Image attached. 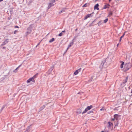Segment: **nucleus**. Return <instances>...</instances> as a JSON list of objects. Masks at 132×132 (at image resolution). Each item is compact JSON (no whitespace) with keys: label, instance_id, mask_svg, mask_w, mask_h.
<instances>
[{"label":"nucleus","instance_id":"nucleus-10","mask_svg":"<svg viewBox=\"0 0 132 132\" xmlns=\"http://www.w3.org/2000/svg\"><path fill=\"white\" fill-rule=\"evenodd\" d=\"M53 6L54 4L50 2V3L48 4V6L47 7L48 9H49L51 6Z\"/></svg>","mask_w":132,"mask_h":132},{"label":"nucleus","instance_id":"nucleus-29","mask_svg":"<svg viewBox=\"0 0 132 132\" xmlns=\"http://www.w3.org/2000/svg\"><path fill=\"white\" fill-rule=\"evenodd\" d=\"M81 69V68H80L78 70L79 71V72L80 71Z\"/></svg>","mask_w":132,"mask_h":132},{"label":"nucleus","instance_id":"nucleus-32","mask_svg":"<svg viewBox=\"0 0 132 132\" xmlns=\"http://www.w3.org/2000/svg\"><path fill=\"white\" fill-rule=\"evenodd\" d=\"M93 24V23H90L89 24V26L90 27L91 26H93V25H92Z\"/></svg>","mask_w":132,"mask_h":132},{"label":"nucleus","instance_id":"nucleus-42","mask_svg":"<svg viewBox=\"0 0 132 132\" xmlns=\"http://www.w3.org/2000/svg\"><path fill=\"white\" fill-rule=\"evenodd\" d=\"M131 93H132V89H131Z\"/></svg>","mask_w":132,"mask_h":132},{"label":"nucleus","instance_id":"nucleus-34","mask_svg":"<svg viewBox=\"0 0 132 132\" xmlns=\"http://www.w3.org/2000/svg\"><path fill=\"white\" fill-rule=\"evenodd\" d=\"M15 28H19V27L18 26H15Z\"/></svg>","mask_w":132,"mask_h":132},{"label":"nucleus","instance_id":"nucleus-39","mask_svg":"<svg viewBox=\"0 0 132 132\" xmlns=\"http://www.w3.org/2000/svg\"><path fill=\"white\" fill-rule=\"evenodd\" d=\"M8 19L9 20H10V17H9L8 18Z\"/></svg>","mask_w":132,"mask_h":132},{"label":"nucleus","instance_id":"nucleus-44","mask_svg":"<svg viewBox=\"0 0 132 132\" xmlns=\"http://www.w3.org/2000/svg\"><path fill=\"white\" fill-rule=\"evenodd\" d=\"M3 48H5L4 47H3Z\"/></svg>","mask_w":132,"mask_h":132},{"label":"nucleus","instance_id":"nucleus-24","mask_svg":"<svg viewBox=\"0 0 132 132\" xmlns=\"http://www.w3.org/2000/svg\"><path fill=\"white\" fill-rule=\"evenodd\" d=\"M113 13L111 11H110L109 12V15L110 16H111L112 15Z\"/></svg>","mask_w":132,"mask_h":132},{"label":"nucleus","instance_id":"nucleus-1","mask_svg":"<svg viewBox=\"0 0 132 132\" xmlns=\"http://www.w3.org/2000/svg\"><path fill=\"white\" fill-rule=\"evenodd\" d=\"M106 59L105 60H103L102 62L99 67L100 69H101L103 68H106L107 67V63L106 62Z\"/></svg>","mask_w":132,"mask_h":132},{"label":"nucleus","instance_id":"nucleus-6","mask_svg":"<svg viewBox=\"0 0 132 132\" xmlns=\"http://www.w3.org/2000/svg\"><path fill=\"white\" fill-rule=\"evenodd\" d=\"M32 30V28L31 27H29L27 29V31L26 32L27 35H28L31 32Z\"/></svg>","mask_w":132,"mask_h":132},{"label":"nucleus","instance_id":"nucleus-43","mask_svg":"<svg viewBox=\"0 0 132 132\" xmlns=\"http://www.w3.org/2000/svg\"><path fill=\"white\" fill-rule=\"evenodd\" d=\"M118 45H119V44H117V46H118Z\"/></svg>","mask_w":132,"mask_h":132},{"label":"nucleus","instance_id":"nucleus-26","mask_svg":"<svg viewBox=\"0 0 132 132\" xmlns=\"http://www.w3.org/2000/svg\"><path fill=\"white\" fill-rule=\"evenodd\" d=\"M97 19H95L93 21H92V23L93 24L94 22H95L96 21Z\"/></svg>","mask_w":132,"mask_h":132},{"label":"nucleus","instance_id":"nucleus-28","mask_svg":"<svg viewBox=\"0 0 132 132\" xmlns=\"http://www.w3.org/2000/svg\"><path fill=\"white\" fill-rule=\"evenodd\" d=\"M105 110V109L104 108H102V109H100V111L104 110Z\"/></svg>","mask_w":132,"mask_h":132},{"label":"nucleus","instance_id":"nucleus-5","mask_svg":"<svg viewBox=\"0 0 132 132\" xmlns=\"http://www.w3.org/2000/svg\"><path fill=\"white\" fill-rule=\"evenodd\" d=\"M107 125L109 128H112L113 127V124L110 122H108Z\"/></svg>","mask_w":132,"mask_h":132},{"label":"nucleus","instance_id":"nucleus-13","mask_svg":"<svg viewBox=\"0 0 132 132\" xmlns=\"http://www.w3.org/2000/svg\"><path fill=\"white\" fill-rule=\"evenodd\" d=\"M109 4L105 5L103 7L104 9H106L108 8H109Z\"/></svg>","mask_w":132,"mask_h":132},{"label":"nucleus","instance_id":"nucleus-36","mask_svg":"<svg viewBox=\"0 0 132 132\" xmlns=\"http://www.w3.org/2000/svg\"><path fill=\"white\" fill-rule=\"evenodd\" d=\"M121 39L120 38V39L119 40V42H120L121 41Z\"/></svg>","mask_w":132,"mask_h":132},{"label":"nucleus","instance_id":"nucleus-2","mask_svg":"<svg viewBox=\"0 0 132 132\" xmlns=\"http://www.w3.org/2000/svg\"><path fill=\"white\" fill-rule=\"evenodd\" d=\"M132 66V64L130 62H128L126 63L125 66V70L124 71H126L128 70L131 68Z\"/></svg>","mask_w":132,"mask_h":132},{"label":"nucleus","instance_id":"nucleus-31","mask_svg":"<svg viewBox=\"0 0 132 132\" xmlns=\"http://www.w3.org/2000/svg\"><path fill=\"white\" fill-rule=\"evenodd\" d=\"M18 31L17 30H16L14 31V34H15Z\"/></svg>","mask_w":132,"mask_h":132},{"label":"nucleus","instance_id":"nucleus-4","mask_svg":"<svg viewBox=\"0 0 132 132\" xmlns=\"http://www.w3.org/2000/svg\"><path fill=\"white\" fill-rule=\"evenodd\" d=\"M53 68L54 67H51L49 69L47 72V73L49 74L54 73L53 72L54 71H53Z\"/></svg>","mask_w":132,"mask_h":132},{"label":"nucleus","instance_id":"nucleus-17","mask_svg":"<svg viewBox=\"0 0 132 132\" xmlns=\"http://www.w3.org/2000/svg\"><path fill=\"white\" fill-rule=\"evenodd\" d=\"M103 24V23L101 21H100L98 23V26H100L102 24Z\"/></svg>","mask_w":132,"mask_h":132},{"label":"nucleus","instance_id":"nucleus-14","mask_svg":"<svg viewBox=\"0 0 132 132\" xmlns=\"http://www.w3.org/2000/svg\"><path fill=\"white\" fill-rule=\"evenodd\" d=\"M21 65H20L19 67H18L17 68H16L15 70H13L12 71L13 72H17L18 70V69L20 67Z\"/></svg>","mask_w":132,"mask_h":132},{"label":"nucleus","instance_id":"nucleus-40","mask_svg":"<svg viewBox=\"0 0 132 132\" xmlns=\"http://www.w3.org/2000/svg\"><path fill=\"white\" fill-rule=\"evenodd\" d=\"M109 2H111V0H109Z\"/></svg>","mask_w":132,"mask_h":132},{"label":"nucleus","instance_id":"nucleus-20","mask_svg":"<svg viewBox=\"0 0 132 132\" xmlns=\"http://www.w3.org/2000/svg\"><path fill=\"white\" fill-rule=\"evenodd\" d=\"M65 31H62V32H61V33H60L59 35V36H62L63 35V33H62V32H64Z\"/></svg>","mask_w":132,"mask_h":132},{"label":"nucleus","instance_id":"nucleus-25","mask_svg":"<svg viewBox=\"0 0 132 132\" xmlns=\"http://www.w3.org/2000/svg\"><path fill=\"white\" fill-rule=\"evenodd\" d=\"M125 32H125L122 35V36L120 37V39H121L124 36L125 34Z\"/></svg>","mask_w":132,"mask_h":132},{"label":"nucleus","instance_id":"nucleus-35","mask_svg":"<svg viewBox=\"0 0 132 132\" xmlns=\"http://www.w3.org/2000/svg\"><path fill=\"white\" fill-rule=\"evenodd\" d=\"M127 79H126V80L125 82H127Z\"/></svg>","mask_w":132,"mask_h":132},{"label":"nucleus","instance_id":"nucleus-11","mask_svg":"<svg viewBox=\"0 0 132 132\" xmlns=\"http://www.w3.org/2000/svg\"><path fill=\"white\" fill-rule=\"evenodd\" d=\"M120 63H121V64L120 65V67L121 68H122L123 67V65L124 64V62L123 61H120Z\"/></svg>","mask_w":132,"mask_h":132},{"label":"nucleus","instance_id":"nucleus-23","mask_svg":"<svg viewBox=\"0 0 132 132\" xmlns=\"http://www.w3.org/2000/svg\"><path fill=\"white\" fill-rule=\"evenodd\" d=\"M79 71L78 70H76L75 71V74H77Z\"/></svg>","mask_w":132,"mask_h":132},{"label":"nucleus","instance_id":"nucleus-19","mask_svg":"<svg viewBox=\"0 0 132 132\" xmlns=\"http://www.w3.org/2000/svg\"><path fill=\"white\" fill-rule=\"evenodd\" d=\"M73 44V42H72V43H71L69 45V46L68 47V48H67V50H66V51H67V50L68 49V48H69V47H70Z\"/></svg>","mask_w":132,"mask_h":132},{"label":"nucleus","instance_id":"nucleus-21","mask_svg":"<svg viewBox=\"0 0 132 132\" xmlns=\"http://www.w3.org/2000/svg\"><path fill=\"white\" fill-rule=\"evenodd\" d=\"M55 0H52L50 1V3H51L52 4L55 3Z\"/></svg>","mask_w":132,"mask_h":132},{"label":"nucleus","instance_id":"nucleus-18","mask_svg":"<svg viewBox=\"0 0 132 132\" xmlns=\"http://www.w3.org/2000/svg\"><path fill=\"white\" fill-rule=\"evenodd\" d=\"M54 38H53L50 40L49 42L50 43H52L54 41Z\"/></svg>","mask_w":132,"mask_h":132},{"label":"nucleus","instance_id":"nucleus-8","mask_svg":"<svg viewBox=\"0 0 132 132\" xmlns=\"http://www.w3.org/2000/svg\"><path fill=\"white\" fill-rule=\"evenodd\" d=\"M99 4L98 3L97 4L94 6V9H96L97 10H99L98 8Z\"/></svg>","mask_w":132,"mask_h":132},{"label":"nucleus","instance_id":"nucleus-27","mask_svg":"<svg viewBox=\"0 0 132 132\" xmlns=\"http://www.w3.org/2000/svg\"><path fill=\"white\" fill-rule=\"evenodd\" d=\"M64 10L63 9L62 11H60V12H59V14H60L62 12H64Z\"/></svg>","mask_w":132,"mask_h":132},{"label":"nucleus","instance_id":"nucleus-38","mask_svg":"<svg viewBox=\"0 0 132 132\" xmlns=\"http://www.w3.org/2000/svg\"><path fill=\"white\" fill-rule=\"evenodd\" d=\"M3 0H0V2L2 1Z\"/></svg>","mask_w":132,"mask_h":132},{"label":"nucleus","instance_id":"nucleus-30","mask_svg":"<svg viewBox=\"0 0 132 132\" xmlns=\"http://www.w3.org/2000/svg\"><path fill=\"white\" fill-rule=\"evenodd\" d=\"M87 18H88V17L86 15V16H85L84 17V20H86V19H87Z\"/></svg>","mask_w":132,"mask_h":132},{"label":"nucleus","instance_id":"nucleus-15","mask_svg":"<svg viewBox=\"0 0 132 132\" xmlns=\"http://www.w3.org/2000/svg\"><path fill=\"white\" fill-rule=\"evenodd\" d=\"M93 13V12L92 13L90 14H88L86 15V16L88 18H89L90 16L92 17L93 15H92V14Z\"/></svg>","mask_w":132,"mask_h":132},{"label":"nucleus","instance_id":"nucleus-7","mask_svg":"<svg viewBox=\"0 0 132 132\" xmlns=\"http://www.w3.org/2000/svg\"><path fill=\"white\" fill-rule=\"evenodd\" d=\"M35 78V76H34L33 77L31 78H30L27 81V83H28L30 82L31 81H32L33 82H34L35 81L34 80V79Z\"/></svg>","mask_w":132,"mask_h":132},{"label":"nucleus","instance_id":"nucleus-22","mask_svg":"<svg viewBox=\"0 0 132 132\" xmlns=\"http://www.w3.org/2000/svg\"><path fill=\"white\" fill-rule=\"evenodd\" d=\"M108 21V19L106 18L104 21V23H106Z\"/></svg>","mask_w":132,"mask_h":132},{"label":"nucleus","instance_id":"nucleus-33","mask_svg":"<svg viewBox=\"0 0 132 132\" xmlns=\"http://www.w3.org/2000/svg\"><path fill=\"white\" fill-rule=\"evenodd\" d=\"M115 119H115V118H112V119H111V120L112 121H114V120Z\"/></svg>","mask_w":132,"mask_h":132},{"label":"nucleus","instance_id":"nucleus-45","mask_svg":"<svg viewBox=\"0 0 132 132\" xmlns=\"http://www.w3.org/2000/svg\"><path fill=\"white\" fill-rule=\"evenodd\" d=\"M103 132V131H102V132Z\"/></svg>","mask_w":132,"mask_h":132},{"label":"nucleus","instance_id":"nucleus-3","mask_svg":"<svg viewBox=\"0 0 132 132\" xmlns=\"http://www.w3.org/2000/svg\"><path fill=\"white\" fill-rule=\"evenodd\" d=\"M93 106L92 105H90L89 106H88L85 109V110L82 112V114L86 113L88 110H89L92 108Z\"/></svg>","mask_w":132,"mask_h":132},{"label":"nucleus","instance_id":"nucleus-16","mask_svg":"<svg viewBox=\"0 0 132 132\" xmlns=\"http://www.w3.org/2000/svg\"><path fill=\"white\" fill-rule=\"evenodd\" d=\"M8 39H5V40L4 42L3 45H5V44H6L8 42Z\"/></svg>","mask_w":132,"mask_h":132},{"label":"nucleus","instance_id":"nucleus-9","mask_svg":"<svg viewBox=\"0 0 132 132\" xmlns=\"http://www.w3.org/2000/svg\"><path fill=\"white\" fill-rule=\"evenodd\" d=\"M119 116L118 114H115L114 115V118H115V119L116 120H118V118L119 117Z\"/></svg>","mask_w":132,"mask_h":132},{"label":"nucleus","instance_id":"nucleus-12","mask_svg":"<svg viewBox=\"0 0 132 132\" xmlns=\"http://www.w3.org/2000/svg\"><path fill=\"white\" fill-rule=\"evenodd\" d=\"M89 3H85L82 6V7H87L89 6Z\"/></svg>","mask_w":132,"mask_h":132},{"label":"nucleus","instance_id":"nucleus-41","mask_svg":"<svg viewBox=\"0 0 132 132\" xmlns=\"http://www.w3.org/2000/svg\"><path fill=\"white\" fill-rule=\"evenodd\" d=\"M77 29H75V30L76 31L77 30Z\"/></svg>","mask_w":132,"mask_h":132},{"label":"nucleus","instance_id":"nucleus-37","mask_svg":"<svg viewBox=\"0 0 132 132\" xmlns=\"http://www.w3.org/2000/svg\"><path fill=\"white\" fill-rule=\"evenodd\" d=\"M39 44H40V43H39L36 46V47H37V45H39Z\"/></svg>","mask_w":132,"mask_h":132}]
</instances>
